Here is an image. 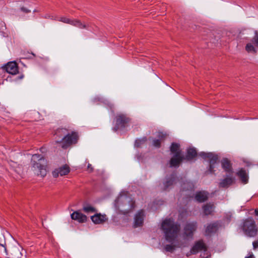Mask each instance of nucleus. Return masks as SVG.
Wrapping results in <instances>:
<instances>
[{
	"label": "nucleus",
	"instance_id": "f257e3e1",
	"mask_svg": "<svg viewBox=\"0 0 258 258\" xmlns=\"http://www.w3.org/2000/svg\"><path fill=\"white\" fill-rule=\"evenodd\" d=\"M160 228L166 240L172 242L177 237L180 230V224L172 218H166L162 222Z\"/></svg>",
	"mask_w": 258,
	"mask_h": 258
},
{
	"label": "nucleus",
	"instance_id": "f03ea898",
	"mask_svg": "<svg viewBox=\"0 0 258 258\" xmlns=\"http://www.w3.org/2000/svg\"><path fill=\"white\" fill-rule=\"evenodd\" d=\"M31 170L34 173L41 177H44L47 174V162L43 156L34 154L31 159Z\"/></svg>",
	"mask_w": 258,
	"mask_h": 258
},
{
	"label": "nucleus",
	"instance_id": "7ed1b4c3",
	"mask_svg": "<svg viewBox=\"0 0 258 258\" xmlns=\"http://www.w3.org/2000/svg\"><path fill=\"white\" fill-rule=\"evenodd\" d=\"M179 147V145L177 143H172L170 147V151L174 154L170 160V166L171 167H178L184 159V156L181 154Z\"/></svg>",
	"mask_w": 258,
	"mask_h": 258
},
{
	"label": "nucleus",
	"instance_id": "20e7f679",
	"mask_svg": "<svg viewBox=\"0 0 258 258\" xmlns=\"http://www.w3.org/2000/svg\"><path fill=\"white\" fill-rule=\"evenodd\" d=\"M128 205L129 210H132L135 208V202L130 197L128 196L126 192H121L118 198L115 201V208H118L120 205Z\"/></svg>",
	"mask_w": 258,
	"mask_h": 258
},
{
	"label": "nucleus",
	"instance_id": "39448f33",
	"mask_svg": "<svg viewBox=\"0 0 258 258\" xmlns=\"http://www.w3.org/2000/svg\"><path fill=\"white\" fill-rule=\"evenodd\" d=\"M242 229L244 233L249 237L255 236L257 232L255 222L252 218H248L244 221Z\"/></svg>",
	"mask_w": 258,
	"mask_h": 258
},
{
	"label": "nucleus",
	"instance_id": "423d86ee",
	"mask_svg": "<svg viewBox=\"0 0 258 258\" xmlns=\"http://www.w3.org/2000/svg\"><path fill=\"white\" fill-rule=\"evenodd\" d=\"M78 135L76 132H72L71 134H68L64 136L60 141H57L59 146L66 149L73 144H76L78 140Z\"/></svg>",
	"mask_w": 258,
	"mask_h": 258
},
{
	"label": "nucleus",
	"instance_id": "0eeeda50",
	"mask_svg": "<svg viewBox=\"0 0 258 258\" xmlns=\"http://www.w3.org/2000/svg\"><path fill=\"white\" fill-rule=\"evenodd\" d=\"M131 121V119L126 114L119 113L116 114L115 116V126L113 130L117 131L119 128H123Z\"/></svg>",
	"mask_w": 258,
	"mask_h": 258
},
{
	"label": "nucleus",
	"instance_id": "6e6552de",
	"mask_svg": "<svg viewBox=\"0 0 258 258\" xmlns=\"http://www.w3.org/2000/svg\"><path fill=\"white\" fill-rule=\"evenodd\" d=\"M199 155L203 158L209 160L210 168L209 171L211 173H213L215 171L214 169L216 167L217 161L218 159V156L212 153H205L201 152Z\"/></svg>",
	"mask_w": 258,
	"mask_h": 258
},
{
	"label": "nucleus",
	"instance_id": "1a4fd4ad",
	"mask_svg": "<svg viewBox=\"0 0 258 258\" xmlns=\"http://www.w3.org/2000/svg\"><path fill=\"white\" fill-rule=\"evenodd\" d=\"M198 228V223L196 221L188 222L184 227L183 236L184 238H192L194 233Z\"/></svg>",
	"mask_w": 258,
	"mask_h": 258
},
{
	"label": "nucleus",
	"instance_id": "9d476101",
	"mask_svg": "<svg viewBox=\"0 0 258 258\" xmlns=\"http://www.w3.org/2000/svg\"><path fill=\"white\" fill-rule=\"evenodd\" d=\"M207 246L204 243L203 240L201 239L195 242L189 252H187L186 256H188L191 254H196L200 250L206 251Z\"/></svg>",
	"mask_w": 258,
	"mask_h": 258
},
{
	"label": "nucleus",
	"instance_id": "9b49d317",
	"mask_svg": "<svg viewBox=\"0 0 258 258\" xmlns=\"http://www.w3.org/2000/svg\"><path fill=\"white\" fill-rule=\"evenodd\" d=\"M58 21L64 23L69 24L80 29L87 28V26L85 24H82L80 21L75 19L72 20L67 17H61L58 19Z\"/></svg>",
	"mask_w": 258,
	"mask_h": 258
},
{
	"label": "nucleus",
	"instance_id": "f8f14e48",
	"mask_svg": "<svg viewBox=\"0 0 258 258\" xmlns=\"http://www.w3.org/2000/svg\"><path fill=\"white\" fill-rule=\"evenodd\" d=\"M70 171V167L67 165H63L55 169L52 172V175L54 177H57L59 175L63 176L68 174Z\"/></svg>",
	"mask_w": 258,
	"mask_h": 258
},
{
	"label": "nucleus",
	"instance_id": "ddd939ff",
	"mask_svg": "<svg viewBox=\"0 0 258 258\" xmlns=\"http://www.w3.org/2000/svg\"><path fill=\"white\" fill-rule=\"evenodd\" d=\"M144 211H139V212L135 216L133 227L134 228H137L142 226L144 223Z\"/></svg>",
	"mask_w": 258,
	"mask_h": 258
},
{
	"label": "nucleus",
	"instance_id": "4468645a",
	"mask_svg": "<svg viewBox=\"0 0 258 258\" xmlns=\"http://www.w3.org/2000/svg\"><path fill=\"white\" fill-rule=\"evenodd\" d=\"M6 72L12 75H16L18 73V67L15 61L8 62L3 68Z\"/></svg>",
	"mask_w": 258,
	"mask_h": 258
},
{
	"label": "nucleus",
	"instance_id": "2eb2a0df",
	"mask_svg": "<svg viewBox=\"0 0 258 258\" xmlns=\"http://www.w3.org/2000/svg\"><path fill=\"white\" fill-rule=\"evenodd\" d=\"M219 223L218 222H214L208 224L205 229V235L211 236L212 234L215 233L218 229Z\"/></svg>",
	"mask_w": 258,
	"mask_h": 258
},
{
	"label": "nucleus",
	"instance_id": "dca6fc26",
	"mask_svg": "<svg viewBox=\"0 0 258 258\" xmlns=\"http://www.w3.org/2000/svg\"><path fill=\"white\" fill-rule=\"evenodd\" d=\"M91 219L93 222L96 224H103L107 220L105 214L102 215L100 213H97L92 216Z\"/></svg>",
	"mask_w": 258,
	"mask_h": 258
},
{
	"label": "nucleus",
	"instance_id": "f3484780",
	"mask_svg": "<svg viewBox=\"0 0 258 258\" xmlns=\"http://www.w3.org/2000/svg\"><path fill=\"white\" fill-rule=\"evenodd\" d=\"M209 194L206 191H199L196 193L195 199L199 203H203L207 200Z\"/></svg>",
	"mask_w": 258,
	"mask_h": 258
},
{
	"label": "nucleus",
	"instance_id": "a211bd4d",
	"mask_svg": "<svg viewBox=\"0 0 258 258\" xmlns=\"http://www.w3.org/2000/svg\"><path fill=\"white\" fill-rule=\"evenodd\" d=\"M71 216L72 219L77 220L80 223H83L87 220L86 216L79 212V211H75Z\"/></svg>",
	"mask_w": 258,
	"mask_h": 258
},
{
	"label": "nucleus",
	"instance_id": "6ab92c4d",
	"mask_svg": "<svg viewBox=\"0 0 258 258\" xmlns=\"http://www.w3.org/2000/svg\"><path fill=\"white\" fill-rule=\"evenodd\" d=\"M235 179L231 174L225 178L222 179L219 183V186L221 187H227L234 182Z\"/></svg>",
	"mask_w": 258,
	"mask_h": 258
},
{
	"label": "nucleus",
	"instance_id": "aec40b11",
	"mask_svg": "<svg viewBox=\"0 0 258 258\" xmlns=\"http://www.w3.org/2000/svg\"><path fill=\"white\" fill-rule=\"evenodd\" d=\"M221 164L222 168L226 172L229 173V174L233 173L230 162L227 159H223L221 161Z\"/></svg>",
	"mask_w": 258,
	"mask_h": 258
},
{
	"label": "nucleus",
	"instance_id": "412c9836",
	"mask_svg": "<svg viewBox=\"0 0 258 258\" xmlns=\"http://www.w3.org/2000/svg\"><path fill=\"white\" fill-rule=\"evenodd\" d=\"M197 155V151L195 148H189L187 150V154L184 159L189 161L193 159Z\"/></svg>",
	"mask_w": 258,
	"mask_h": 258
},
{
	"label": "nucleus",
	"instance_id": "4be33fe9",
	"mask_svg": "<svg viewBox=\"0 0 258 258\" xmlns=\"http://www.w3.org/2000/svg\"><path fill=\"white\" fill-rule=\"evenodd\" d=\"M166 137V134H163L162 133H159L158 137L159 139H155L153 141V146L157 148H159L160 147L161 141L165 139Z\"/></svg>",
	"mask_w": 258,
	"mask_h": 258
},
{
	"label": "nucleus",
	"instance_id": "5701e85b",
	"mask_svg": "<svg viewBox=\"0 0 258 258\" xmlns=\"http://www.w3.org/2000/svg\"><path fill=\"white\" fill-rule=\"evenodd\" d=\"M23 249L21 251L18 249H15L12 253V258H26V255L23 253Z\"/></svg>",
	"mask_w": 258,
	"mask_h": 258
},
{
	"label": "nucleus",
	"instance_id": "b1692460",
	"mask_svg": "<svg viewBox=\"0 0 258 258\" xmlns=\"http://www.w3.org/2000/svg\"><path fill=\"white\" fill-rule=\"evenodd\" d=\"M237 175L240 177L242 182L246 183L248 181L247 175L246 171L243 169H240L238 172Z\"/></svg>",
	"mask_w": 258,
	"mask_h": 258
},
{
	"label": "nucleus",
	"instance_id": "393cba45",
	"mask_svg": "<svg viewBox=\"0 0 258 258\" xmlns=\"http://www.w3.org/2000/svg\"><path fill=\"white\" fill-rule=\"evenodd\" d=\"M175 174H172L170 178H167L166 181L164 183L165 189L172 185L175 182Z\"/></svg>",
	"mask_w": 258,
	"mask_h": 258
},
{
	"label": "nucleus",
	"instance_id": "a878e982",
	"mask_svg": "<svg viewBox=\"0 0 258 258\" xmlns=\"http://www.w3.org/2000/svg\"><path fill=\"white\" fill-rule=\"evenodd\" d=\"M0 246L3 249V250L6 255H8L6 247V242L4 235H1L0 236Z\"/></svg>",
	"mask_w": 258,
	"mask_h": 258
},
{
	"label": "nucleus",
	"instance_id": "bb28decb",
	"mask_svg": "<svg viewBox=\"0 0 258 258\" xmlns=\"http://www.w3.org/2000/svg\"><path fill=\"white\" fill-rule=\"evenodd\" d=\"M164 249L167 252H173L175 249V245L173 244H166Z\"/></svg>",
	"mask_w": 258,
	"mask_h": 258
},
{
	"label": "nucleus",
	"instance_id": "cd10ccee",
	"mask_svg": "<svg viewBox=\"0 0 258 258\" xmlns=\"http://www.w3.org/2000/svg\"><path fill=\"white\" fill-rule=\"evenodd\" d=\"M246 50L248 52H256V50L254 48V46L252 45V44L250 43H249L247 44L246 47H245Z\"/></svg>",
	"mask_w": 258,
	"mask_h": 258
},
{
	"label": "nucleus",
	"instance_id": "c85d7f7f",
	"mask_svg": "<svg viewBox=\"0 0 258 258\" xmlns=\"http://www.w3.org/2000/svg\"><path fill=\"white\" fill-rule=\"evenodd\" d=\"M147 141L146 138H143L141 139L137 140L135 142V145L137 147H139L142 143H145Z\"/></svg>",
	"mask_w": 258,
	"mask_h": 258
},
{
	"label": "nucleus",
	"instance_id": "c756f323",
	"mask_svg": "<svg viewBox=\"0 0 258 258\" xmlns=\"http://www.w3.org/2000/svg\"><path fill=\"white\" fill-rule=\"evenodd\" d=\"M251 41L255 46L258 47V32H255V35L252 38Z\"/></svg>",
	"mask_w": 258,
	"mask_h": 258
},
{
	"label": "nucleus",
	"instance_id": "7c9ffc66",
	"mask_svg": "<svg viewBox=\"0 0 258 258\" xmlns=\"http://www.w3.org/2000/svg\"><path fill=\"white\" fill-rule=\"evenodd\" d=\"M215 208V206L213 203H208L204 207L203 210H213Z\"/></svg>",
	"mask_w": 258,
	"mask_h": 258
},
{
	"label": "nucleus",
	"instance_id": "2f4dec72",
	"mask_svg": "<svg viewBox=\"0 0 258 258\" xmlns=\"http://www.w3.org/2000/svg\"><path fill=\"white\" fill-rule=\"evenodd\" d=\"M200 256V258H210L211 255L207 249L206 251H203V252L201 254Z\"/></svg>",
	"mask_w": 258,
	"mask_h": 258
},
{
	"label": "nucleus",
	"instance_id": "473e14b6",
	"mask_svg": "<svg viewBox=\"0 0 258 258\" xmlns=\"http://www.w3.org/2000/svg\"><path fill=\"white\" fill-rule=\"evenodd\" d=\"M187 186V189H189V188L191 189L192 188V185L189 182H184L183 183V187H182L183 189H184L186 188V186Z\"/></svg>",
	"mask_w": 258,
	"mask_h": 258
},
{
	"label": "nucleus",
	"instance_id": "72a5a7b5",
	"mask_svg": "<svg viewBox=\"0 0 258 258\" xmlns=\"http://www.w3.org/2000/svg\"><path fill=\"white\" fill-rule=\"evenodd\" d=\"M213 211H203V216H206L210 215Z\"/></svg>",
	"mask_w": 258,
	"mask_h": 258
},
{
	"label": "nucleus",
	"instance_id": "f704fd0d",
	"mask_svg": "<svg viewBox=\"0 0 258 258\" xmlns=\"http://www.w3.org/2000/svg\"><path fill=\"white\" fill-rule=\"evenodd\" d=\"M21 10L22 12L25 13H30L31 12V10H29L25 7H22Z\"/></svg>",
	"mask_w": 258,
	"mask_h": 258
},
{
	"label": "nucleus",
	"instance_id": "c9c22d12",
	"mask_svg": "<svg viewBox=\"0 0 258 258\" xmlns=\"http://www.w3.org/2000/svg\"><path fill=\"white\" fill-rule=\"evenodd\" d=\"M87 169L89 171V172H91L93 171V167L92 166V165L90 164H88V166H87Z\"/></svg>",
	"mask_w": 258,
	"mask_h": 258
},
{
	"label": "nucleus",
	"instance_id": "e433bc0d",
	"mask_svg": "<svg viewBox=\"0 0 258 258\" xmlns=\"http://www.w3.org/2000/svg\"><path fill=\"white\" fill-rule=\"evenodd\" d=\"M83 210H94V209L92 207L89 206L84 207Z\"/></svg>",
	"mask_w": 258,
	"mask_h": 258
},
{
	"label": "nucleus",
	"instance_id": "4c0bfd02",
	"mask_svg": "<svg viewBox=\"0 0 258 258\" xmlns=\"http://www.w3.org/2000/svg\"><path fill=\"white\" fill-rule=\"evenodd\" d=\"M252 245L254 249L258 247V241L253 242Z\"/></svg>",
	"mask_w": 258,
	"mask_h": 258
},
{
	"label": "nucleus",
	"instance_id": "58836bf2",
	"mask_svg": "<svg viewBox=\"0 0 258 258\" xmlns=\"http://www.w3.org/2000/svg\"><path fill=\"white\" fill-rule=\"evenodd\" d=\"M45 18H50L51 19H52V20H54L55 19L53 18V16H51L50 15H46L45 17Z\"/></svg>",
	"mask_w": 258,
	"mask_h": 258
},
{
	"label": "nucleus",
	"instance_id": "ea45409f",
	"mask_svg": "<svg viewBox=\"0 0 258 258\" xmlns=\"http://www.w3.org/2000/svg\"><path fill=\"white\" fill-rule=\"evenodd\" d=\"M245 258H254V257L252 254H251L249 256H246Z\"/></svg>",
	"mask_w": 258,
	"mask_h": 258
},
{
	"label": "nucleus",
	"instance_id": "a19ab883",
	"mask_svg": "<svg viewBox=\"0 0 258 258\" xmlns=\"http://www.w3.org/2000/svg\"><path fill=\"white\" fill-rule=\"evenodd\" d=\"M129 211H125V212H123V214L124 215H127L128 213H129Z\"/></svg>",
	"mask_w": 258,
	"mask_h": 258
},
{
	"label": "nucleus",
	"instance_id": "79ce46f5",
	"mask_svg": "<svg viewBox=\"0 0 258 258\" xmlns=\"http://www.w3.org/2000/svg\"><path fill=\"white\" fill-rule=\"evenodd\" d=\"M254 211L255 215L256 216H258V211Z\"/></svg>",
	"mask_w": 258,
	"mask_h": 258
},
{
	"label": "nucleus",
	"instance_id": "37998d69",
	"mask_svg": "<svg viewBox=\"0 0 258 258\" xmlns=\"http://www.w3.org/2000/svg\"><path fill=\"white\" fill-rule=\"evenodd\" d=\"M86 212H90V211H89V210H87V211H85ZM91 212H94L95 211H91Z\"/></svg>",
	"mask_w": 258,
	"mask_h": 258
},
{
	"label": "nucleus",
	"instance_id": "c03bdc74",
	"mask_svg": "<svg viewBox=\"0 0 258 258\" xmlns=\"http://www.w3.org/2000/svg\"><path fill=\"white\" fill-rule=\"evenodd\" d=\"M254 210H258V209H255Z\"/></svg>",
	"mask_w": 258,
	"mask_h": 258
}]
</instances>
